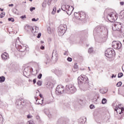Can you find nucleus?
<instances>
[{"label":"nucleus","mask_w":124,"mask_h":124,"mask_svg":"<svg viewBox=\"0 0 124 124\" xmlns=\"http://www.w3.org/2000/svg\"><path fill=\"white\" fill-rule=\"evenodd\" d=\"M31 116H30V115H27V118L28 119H31Z\"/></svg>","instance_id":"obj_46"},{"label":"nucleus","mask_w":124,"mask_h":124,"mask_svg":"<svg viewBox=\"0 0 124 124\" xmlns=\"http://www.w3.org/2000/svg\"><path fill=\"white\" fill-rule=\"evenodd\" d=\"M36 119H37V120H38V119H39V116H36Z\"/></svg>","instance_id":"obj_60"},{"label":"nucleus","mask_w":124,"mask_h":124,"mask_svg":"<svg viewBox=\"0 0 124 124\" xmlns=\"http://www.w3.org/2000/svg\"><path fill=\"white\" fill-rule=\"evenodd\" d=\"M29 82H31V79H29Z\"/></svg>","instance_id":"obj_64"},{"label":"nucleus","mask_w":124,"mask_h":124,"mask_svg":"<svg viewBox=\"0 0 124 124\" xmlns=\"http://www.w3.org/2000/svg\"><path fill=\"white\" fill-rule=\"evenodd\" d=\"M105 56L108 58V59H111L113 58L115 55V51L113 48H108L106 51L105 52Z\"/></svg>","instance_id":"obj_4"},{"label":"nucleus","mask_w":124,"mask_h":124,"mask_svg":"<svg viewBox=\"0 0 124 124\" xmlns=\"http://www.w3.org/2000/svg\"><path fill=\"white\" fill-rule=\"evenodd\" d=\"M106 102H107V100H106V99H105V98H103L102 100V104H105V103H106Z\"/></svg>","instance_id":"obj_31"},{"label":"nucleus","mask_w":124,"mask_h":124,"mask_svg":"<svg viewBox=\"0 0 124 124\" xmlns=\"http://www.w3.org/2000/svg\"><path fill=\"white\" fill-rule=\"evenodd\" d=\"M124 2H123V1L120 2V4H121V5H124Z\"/></svg>","instance_id":"obj_51"},{"label":"nucleus","mask_w":124,"mask_h":124,"mask_svg":"<svg viewBox=\"0 0 124 124\" xmlns=\"http://www.w3.org/2000/svg\"><path fill=\"white\" fill-rule=\"evenodd\" d=\"M88 69H89V71H91V69L90 68V67H88Z\"/></svg>","instance_id":"obj_61"},{"label":"nucleus","mask_w":124,"mask_h":124,"mask_svg":"<svg viewBox=\"0 0 124 124\" xmlns=\"http://www.w3.org/2000/svg\"><path fill=\"white\" fill-rule=\"evenodd\" d=\"M47 31L48 33H53L55 31V28L51 29L50 27L47 28Z\"/></svg>","instance_id":"obj_19"},{"label":"nucleus","mask_w":124,"mask_h":124,"mask_svg":"<svg viewBox=\"0 0 124 124\" xmlns=\"http://www.w3.org/2000/svg\"><path fill=\"white\" fill-rule=\"evenodd\" d=\"M46 64H47V63L48 62H50V57H49V55H46Z\"/></svg>","instance_id":"obj_21"},{"label":"nucleus","mask_w":124,"mask_h":124,"mask_svg":"<svg viewBox=\"0 0 124 124\" xmlns=\"http://www.w3.org/2000/svg\"><path fill=\"white\" fill-rule=\"evenodd\" d=\"M107 92V90L105 92V91H104V90H103V89L100 90V93H102L103 94L106 93Z\"/></svg>","instance_id":"obj_29"},{"label":"nucleus","mask_w":124,"mask_h":124,"mask_svg":"<svg viewBox=\"0 0 124 124\" xmlns=\"http://www.w3.org/2000/svg\"><path fill=\"white\" fill-rule=\"evenodd\" d=\"M32 33H35V32H38V27H33L32 29Z\"/></svg>","instance_id":"obj_17"},{"label":"nucleus","mask_w":124,"mask_h":124,"mask_svg":"<svg viewBox=\"0 0 124 124\" xmlns=\"http://www.w3.org/2000/svg\"><path fill=\"white\" fill-rule=\"evenodd\" d=\"M115 111H118V110H120L121 112L119 113L121 115V114L124 113V108L122 107V105L120 104L118 106H116L115 108H114Z\"/></svg>","instance_id":"obj_14"},{"label":"nucleus","mask_w":124,"mask_h":124,"mask_svg":"<svg viewBox=\"0 0 124 124\" xmlns=\"http://www.w3.org/2000/svg\"><path fill=\"white\" fill-rule=\"evenodd\" d=\"M112 46L114 49L119 50L122 48V43L120 41H113L112 43Z\"/></svg>","instance_id":"obj_8"},{"label":"nucleus","mask_w":124,"mask_h":124,"mask_svg":"<svg viewBox=\"0 0 124 124\" xmlns=\"http://www.w3.org/2000/svg\"><path fill=\"white\" fill-rule=\"evenodd\" d=\"M66 54H67V51H65L64 53H63V55L64 56H65L66 55Z\"/></svg>","instance_id":"obj_53"},{"label":"nucleus","mask_w":124,"mask_h":124,"mask_svg":"<svg viewBox=\"0 0 124 124\" xmlns=\"http://www.w3.org/2000/svg\"><path fill=\"white\" fill-rule=\"evenodd\" d=\"M67 61H68V62H72V58L70 57H68L67 59Z\"/></svg>","instance_id":"obj_38"},{"label":"nucleus","mask_w":124,"mask_h":124,"mask_svg":"<svg viewBox=\"0 0 124 124\" xmlns=\"http://www.w3.org/2000/svg\"><path fill=\"white\" fill-rule=\"evenodd\" d=\"M56 11H57V8L56 7H54L53 9V11L52 12V14L54 15L56 13Z\"/></svg>","instance_id":"obj_27"},{"label":"nucleus","mask_w":124,"mask_h":124,"mask_svg":"<svg viewBox=\"0 0 124 124\" xmlns=\"http://www.w3.org/2000/svg\"><path fill=\"white\" fill-rule=\"evenodd\" d=\"M108 19L109 22H115L117 20V16L113 13H110L108 15Z\"/></svg>","instance_id":"obj_9"},{"label":"nucleus","mask_w":124,"mask_h":124,"mask_svg":"<svg viewBox=\"0 0 124 124\" xmlns=\"http://www.w3.org/2000/svg\"><path fill=\"white\" fill-rule=\"evenodd\" d=\"M35 100L36 101L37 104H43V102L44 101V99H43L42 100L41 99L39 100V101H42L41 103H39V102H37V98L36 97H35Z\"/></svg>","instance_id":"obj_23"},{"label":"nucleus","mask_w":124,"mask_h":124,"mask_svg":"<svg viewBox=\"0 0 124 124\" xmlns=\"http://www.w3.org/2000/svg\"><path fill=\"white\" fill-rule=\"evenodd\" d=\"M76 92V88L72 84H69L65 86V93H74Z\"/></svg>","instance_id":"obj_3"},{"label":"nucleus","mask_w":124,"mask_h":124,"mask_svg":"<svg viewBox=\"0 0 124 124\" xmlns=\"http://www.w3.org/2000/svg\"><path fill=\"white\" fill-rule=\"evenodd\" d=\"M31 21H32V22H36V19L33 18L31 19Z\"/></svg>","instance_id":"obj_45"},{"label":"nucleus","mask_w":124,"mask_h":124,"mask_svg":"<svg viewBox=\"0 0 124 124\" xmlns=\"http://www.w3.org/2000/svg\"><path fill=\"white\" fill-rule=\"evenodd\" d=\"M38 20H39V18H37V19H36V22L37 21H38Z\"/></svg>","instance_id":"obj_62"},{"label":"nucleus","mask_w":124,"mask_h":124,"mask_svg":"<svg viewBox=\"0 0 124 124\" xmlns=\"http://www.w3.org/2000/svg\"><path fill=\"white\" fill-rule=\"evenodd\" d=\"M48 85L49 86V88H52V85L50 83H48Z\"/></svg>","instance_id":"obj_54"},{"label":"nucleus","mask_w":124,"mask_h":124,"mask_svg":"<svg viewBox=\"0 0 124 124\" xmlns=\"http://www.w3.org/2000/svg\"><path fill=\"white\" fill-rule=\"evenodd\" d=\"M61 9L63 11L66 12L67 14L69 16L71 15L72 12L74 10V7L72 6H69L68 5H62L61 7Z\"/></svg>","instance_id":"obj_2"},{"label":"nucleus","mask_w":124,"mask_h":124,"mask_svg":"<svg viewBox=\"0 0 124 124\" xmlns=\"http://www.w3.org/2000/svg\"><path fill=\"white\" fill-rule=\"evenodd\" d=\"M25 30L27 31H31V32H32V27H31V26L26 25L25 27Z\"/></svg>","instance_id":"obj_16"},{"label":"nucleus","mask_w":124,"mask_h":124,"mask_svg":"<svg viewBox=\"0 0 124 124\" xmlns=\"http://www.w3.org/2000/svg\"><path fill=\"white\" fill-rule=\"evenodd\" d=\"M33 10H35V7L30 8V11H31V12H32Z\"/></svg>","instance_id":"obj_39"},{"label":"nucleus","mask_w":124,"mask_h":124,"mask_svg":"<svg viewBox=\"0 0 124 124\" xmlns=\"http://www.w3.org/2000/svg\"><path fill=\"white\" fill-rule=\"evenodd\" d=\"M20 18L21 19H24V18H26V15L20 16Z\"/></svg>","instance_id":"obj_44"},{"label":"nucleus","mask_w":124,"mask_h":124,"mask_svg":"<svg viewBox=\"0 0 124 124\" xmlns=\"http://www.w3.org/2000/svg\"><path fill=\"white\" fill-rule=\"evenodd\" d=\"M74 16L79 20H84V19H86V14L83 12L75 13Z\"/></svg>","instance_id":"obj_6"},{"label":"nucleus","mask_w":124,"mask_h":124,"mask_svg":"<svg viewBox=\"0 0 124 124\" xmlns=\"http://www.w3.org/2000/svg\"><path fill=\"white\" fill-rule=\"evenodd\" d=\"M42 77V74H39V75L37 76L38 79H41Z\"/></svg>","instance_id":"obj_37"},{"label":"nucleus","mask_w":124,"mask_h":124,"mask_svg":"<svg viewBox=\"0 0 124 124\" xmlns=\"http://www.w3.org/2000/svg\"><path fill=\"white\" fill-rule=\"evenodd\" d=\"M112 106H115V103L112 104Z\"/></svg>","instance_id":"obj_63"},{"label":"nucleus","mask_w":124,"mask_h":124,"mask_svg":"<svg viewBox=\"0 0 124 124\" xmlns=\"http://www.w3.org/2000/svg\"><path fill=\"white\" fill-rule=\"evenodd\" d=\"M26 101L25 100L21 99H17L16 100V104L17 106H20L19 108H22L23 106L25 105Z\"/></svg>","instance_id":"obj_11"},{"label":"nucleus","mask_w":124,"mask_h":124,"mask_svg":"<svg viewBox=\"0 0 124 124\" xmlns=\"http://www.w3.org/2000/svg\"><path fill=\"white\" fill-rule=\"evenodd\" d=\"M90 109H93L94 108V106L93 105H91L90 106Z\"/></svg>","instance_id":"obj_42"},{"label":"nucleus","mask_w":124,"mask_h":124,"mask_svg":"<svg viewBox=\"0 0 124 124\" xmlns=\"http://www.w3.org/2000/svg\"><path fill=\"white\" fill-rule=\"evenodd\" d=\"M7 57H8L7 53L5 52L1 55V58L3 60H6V59H7Z\"/></svg>","instance_id":"obj_18"},{"label":"nucleus","mask_w":124,"mask_h":124,"mask_svg":"<svg viewBox=\"0 0 124 124\" xmlns=\"http://www.w3.org/2000/svg\"><path fill=\"white\" fill-rule=\"evenodd\" d=\"M35 49H36V50H37V49H39V46H37L35 47Z\"/></svg>","instance_id":"obj_49"},{"label":"nucleus","mask_w":124,"mask_h":124,"mask_svg":"<svg viewBox=\"0 0 124 124\" xmlns=\"http://www.w3.org/2000/svg\"><path fill=\"white\" fill-rule=\"evenodd\" d=\"M60 11H61V9H59L58 11H57V13H59Z\"/></svg>","instance_id":"obj_55"},{"label":"nucleus","mask_w":124,"mask_h":124,"mask_svg":"<svg viewBox=\"0 0 124 124\" xmlns=\"http://www.w3.org/2000/svg\"><path fill=\"white\" fill-rule=\"evenodd\" d=\"M122 82L119 81L116 84V87H121L122 86Z\"/></svg>","instance_id":"obj_32"},{"label":"nucleus","mask_w":124,"mask_h":124,"mask_svg":"<svg viewBox=\"0 0 124 124\" xmlns=\"http://www.w3.org/2000/svg\"><path fill=\"white\" fill-rule=\"evenodd\" d=\"M104 30H105V29H101V31H103Z\"/></svg>","instance_id":"obj_59"},{"label":"nucleus","mask_w":124,"mask_h":124,"mask_svg":"<svg viewBox=\"0 0 124 124\" xmlns=\"http://www.w3.org/2000/svg\"><path fill=\"white\" fill-rule=\"evenodd\" d=\"M74 69H75L76 70H77V69H78V65H77V63L75 64V66H74V69H73V71L75 72V70H74Z\"/></svg>","instance_id":"obj_24"},{"label":"nucleus","mask_w":124,"mask_h":124,"mask_svg":"<svg viewBox=\"0 0 124 124\" xmlns=\"http://www.w3.org/2000/svg\"><path fill=\"white\" fill-rule=\"evenodd\" d=\"M93 47H90L88 49V53L89 54H91V53H93Z\"/></svg>","instance_id":"obj_26"},{"label":"nucleus","mask_w":124,"mask_h":124,"mask_svg":"<svg viewBox=\"0 0 124 124\" xmlns=\"http://www.w3.org/2000/svg\"><path fill=\"white\" fill-rule=\"evenodd\" d=\"M39 96H40V97H41V98H42V94H39Z\"/></svg>","instance_id":"obj_58"},{"label":"nucleus","mask_w":124,"mask_h":124,"mask_svg":"<svg viewBox=\"0 0 124 124\" xmlns=\"http://www.w3.org/2000/svg\"><path fill=\"white\" fill-rule=\"evenodd\" d=\"M121 26V23L119 22H115L114 23H113L112 25L113 31H118V30H120Z\"/></svg>","instance_id":"obj_12"},{"label":"nucleus","mask_w":124,"mask_h":124,"mask_svg":"<svg viewBox=\"0 0 124 124\" xmlns=\"http://www.w3.org/2000/svg\"><path fill=\"white\" fill-rule=\"evenodd\" d=\"M13 13H15V14H18V13L17 12V9H15L13 10Z\"/></svg>","instance_id":"obj_36"},{"label":"nucleus","mask_w":124,"mask_h":124,"mask_svg":"<svg viewBox=\"0 0 124 124\" xmlns=\"http://www.w3.org/2000/svg\"><path fill=\"white\" fill-rule=\"evenodd\" d=\"M0 124H3V118L2 117V115H0Z\"/></svg>","instance_id":"obj_25"},{"label":"nucleus","mask_w":124,"mask_h":124,"mask_svg":"<svg viewBox=\"0 0 124 124\" xmlns=\"http://www.w3.org/2000/svg\"><path fill=\"white\" fill-rule=\"evenodd\" d=\"M5 81V77L3 76L0 77V83H3Z\"/></svg>","instance_id":"obj_22"},{"label":"nucleus","mask_w":124,"mask_h":124,"mask_svg":"<svg viewBox=\"0 0 124 124\" xmlns=\"http://www.w3.org/2000/svg\"><path fill=\"white\" fill-rule=\"evenodd\" d=\"M37 84L38 86H41L42 85V82L40 80H39L37 81Z\"/></svg>","instance_id":"obj_34"},{"label":"nucleus","mask_w":124,"mask_h":124,"mask_svg":"<svg viewBox=\"0 0 124 124\" xmlns=\"http://www.w3.org/2000/svg\"><path fill=\"white\" fill-rule=\"evenodd\" d=\"M79 88L83 92L89 90V78L85 75H81L78 78Z\"/></svg>","instance_id":"obj_1"},{"label":"nucleus","mask_w":124,"mask_h":124,"mask_svg":"<svg viewBox=\"0 0 124 124\" xmlns=\"http://www.w3.org/2000/svg\"><path fill=\"white\" fill-rule=\"evenodd\" d=\"M5 16V13L4 12H3L0 14V18H3V17H4Z\"/></svg>","instance_id":"obj_28"},{"label":"nucleus","mask_w":124,"mask_h":124,"mask_svg":"<svg viewBox=\"0 0 124 124\" xmlns=\"http://www.w3.org/2000/svg\"><path fill=\"white\" fill-rule=\"evenodd\" d=\"M27 124H34V122L32 120H30L27 122Z\"/></svg>","instance_id":"obj_33"},{"label":"nucleus","mask_w":124,"mask_h":124,"mask_svg":"<svg viewBox=\"0 0 124 124\" xmlns=\"http://www.w3.org/2000/svg\"><path fill=\"white\" fill-rule=\"evenodd\" d=\"M117 113H119L121 112V110H117V111H116Z\"/></svg>","instance_id":"obj_57"},{"label":"nucleus","mask_w":124,"mask_h":124,"mask_svg":"<svg viewBox=\"0 0 124 124\" xmlns=\"http://www.w3.org/2000/svg\"><path fill=\"white\" fill-rule=\"evenodd\" d=\"M66 25H61L58 27V33L59 36H62L65 33V30H66Z\"/></svg>","instance_id":"obj_5"},{"label":"nucleus","mask_w":124,"mask_h":124,"mask_svg":"<svg viewBox=\"0 0 124 124\" xmlns=\"http://www.w3.org/2000/svg\"><path fill=\"white\" fill-rule=\"evenodd\" d=\"M53 0H48V1L47 2V3L48 5H50L51 4V2H52Z\"/></svg>","instance_id":"obj_40"},{"label":"nucleus","mask_w":124,"mask_h":124,"mask_svg":"<svg viewBox=\"0 0 124 124\" xmlns=\"http://www.w3.org/2000/svg\"><path fill=\"white\" fill-rule=\"evenodd\" d=\"M47 0H45L42 3V7L44 8H45L47 6Z\"/></svg>","instance_id":"obj_20"},{"label":"nucleus","mask_w":124,"mask_h":124,"mask_svg":"<svg viewBox=\"0 0 124 124\" xmlns=\"http://www.w3.org/2000/svg\"><path fill=\"white\" fill-rule=\"evenodd\" d=\"M59 54H58V51H57V49H54L53 52H52V59H54L55 62H57L58 60H59Z\"/></svg>","instance_id":"obj_13"},{"label":"nucleus","mask_w":124,"mask_h":124,"mask_svg":"<svg viewBox=\"0 0 124 124\" xmlns=\"http://www.w3.org/2000/svg\"><path fill=\"white\" fill-rule=\"evenodd\" d=\"M8 21H11V22H14L15 21V20H14V19L13 18H9L8 19Z\"/></svg>","instance_id":"obj_35"},{"label":"nucleus","mask_w":124,"mask_h":124,"mask_svg":"<svg viewBox=\"0 0 124 124\" xmlns=\"http://www.w3.org/2000/svg\"><path fill=\"white\" fill-rule=\"evenodd\" d=\"M0 11H3V9H1V8H0Z\"/></svg>","instance_id":"obj_56"},{"label":"nucleus","mask_w":124,"mask_h":124,"mask_svg":"<svg viewBox=\"0 0 124 124\" xmlns=\"http://www.w3.org/2000/svg\"><path fill=\"white\" fill-rule=\"evenodd\" d=\"M40 49H41V50H44V49H45V47H44V46H40Z\"/></svg>","instance_id":"obj_43"},{"label":"nucleus","mask_w":124,"mask_h":124,"mask_svg":"<svg viewBox=\"0 0 124 124\" xmlns=\"http://www.w3.org/2000/svg\"><path fill=\"white\" fill-rule=\"evenodd\" d=\"M101 29H105V27L100 26H97L93 31V34L95 35V31H96L97 30H99V31H101Z\"/></svg>","instance_id":"obj_15"},{"label":"nucleus","mask_w":124,"mask_h":124,"mask_svg":"<svg viewBox=\"0 0 124 124\" xmlns=\"http://www.w3.org/2000/svg\"><path fill=\"white\" fill-rule=\"evenodd\" d=\"M16 47L17 46V50H18L19 52H25L27 49L26 46L19 45L17 44V42H16Z\"/></svg>","instance_id":"obj_10"},{"label":"nucleus","mask_w":124,"mask_h":124,"mask_svg":"<svg viewBox=\"0 0 124 124\" xmlns=\"http://www.w3.org/2000/svg\"><path fill=\"white\" fill-rule=\"evenodd\" d=\"M97 32H99V29H97V30L95 31V34H96V33H97Z\"/></svg>","instance_id":"obj_50"},{"label":"nucleus","mask_w":124,"mask_h":124,"mask_svg":"<svg viewBox=\"0 0 124 124\" xmlns=\"http://www.w3.org/2000/svg\"><path fill=\"white\" fill-rule=\"evenodd\" d=\"M9 6H14V4H9Z\"/></svg>","instance_id":"obj_52"},{"label":"nucleus","mask_w":124,"mask_h":124,"mask_svg":"<svg viewBox=\"0 0 124 124\" xmlns=\"http://www.w3.org/2000/svg\"><path fill=\"white\" fill-rule=\"evenodd\" d=\"M116 75L114 76V74H112V76H111V78H113L114 77V78H116Z\"/></svg>","instance_id":"obj_48"},{"label":"nucleus","mask_w":124,"mask_h":124,"mask_svg":"<svg viewBox=\"0 0 124 124\" xmlns=\"http://www.w3.org/2000/svg\"><path fill=\"white\" fill-rule=\"evenodd\" d=\"M41 37V33H39L37 36V38H40Z\"/></svg>","instance_id":"obj_41"},{"label":"nucleus","mask_w":124,"mask_h":124,"mask_svg":"<svg viewBox=\"0 0 124 124\" xmlns=\"http://www.w3.org/2000/svg\"><path fill=\"white\" fill-rule=\"evenodd\" d=\"M124 76V74L123 73H119L118 75V78H122Z\"/></svg>","instance_id":"obj_30"},{"label":"nucleus","mask_w":124,"mask_h":124,"mask_svg":"<svg viewBox=\"0 0 124 124\" xmlns=\"http://www.w3.org/2000/svg\"><path fill=\"white\" fill-rule=\"evenodd\" d=\"M33 84H35V83H36V79H34L33 80Z\"/></svg>","instance_id":"obj_47"},{"label":"nucleus","mask_w":124,"mask_h":124,"mask_svg":"<svg viewBox=\"0 0 124 124\" xmlns=\"http://www.w3.org/2000/svg\"><path fill=\"white\" fill-rule=\"evenodd\" d=\"M65 91H64V87L62 85H58L56 89V93L58 95L62 94L64 93Z\"/></svg>","instance_id":"obj_7"}]
</instances>
